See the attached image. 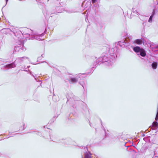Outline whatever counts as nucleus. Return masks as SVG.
Segmentation results:
<instances>
[{
	"instance_id": "7",
	"label": "nucleus",
	"mask_w": 158,
	"mask_h": 158,
	"mask_svg": "<svg viewBox=\"0 0 158 158\" xmlns=\"http://www.w3.org/2000/svg\"><path fill=\"white\" fill-rule=\"evenodd\" d=\"M152 127H158V123L157 122H154L152 123Z\"/></svg>"
},
{
	"instance_id": "10",
	"label": "nucleus",
	"mask_w": 158,
	"mask_h": 158,
	"mask_svg": "<svg viewBox=\"0 0 158 158\" xmlns=\"http://www.w3.org/2000/svg\"><path fill=\"white\" fill-rule=\"evenodd\" d=\"M85 158H91V155L88 154H86Z\"/></svg>"
},
{
	"instance_id": "8",
	"label": "nucleus",
	"mask_w": 158,
	"mask_h": 158,
	"mask_svg": "<svg viewBox=\"0 0 158 158\" xmlns=\"http://www.w3.org/2000/svg\"><path fill=\"white\" fill-rule=\"evenodd\" d=\"M157 64L156 63H153L152 64V66L153 69H156V68Z\"/></svg>"
},
{
	"instance_id": "11",
	"label": "nucleus",
	"mask_w": 158,
	"mask_h": 158,
	"mask_svg": "<svg viewBox=\"0 0 158 158\" xmlns=\"http://www.w3.org/2000/svg\"><path fill=\"white\" fill-rule=\"evenodd\" d=\"M96 0H92V3H95V2L96 1Z\"/></svg>"
},
{
	"instance_id": "1",
	"label": "nucleus",
	"mask_w": 158,
	"mask_h": 158,
	"mask_svg": "<svg viewBox=\"0 0 158 158\" xmlns=\"http://www.w3.org/2000/svg\"><path fill=\"white\" fill-rule=\"evenodd\" d=\"M3 30V32L5 34H7L9 33H10L11 32H13V33L15 35V36L16 37H17V39L19 41V37H20V35L19 34V32L20 30L19 28L16 27H13L11 29H10L9 28H7L5 29H2Z\"/></svg>"
},
{
	"instance_id": "3",
	"label": "nucleus",
	"mask_w": 158,
	"mask_h": 158,
	"mask_svg": "<svg viewBox=\"0 0 158 158\" xmlns=\"http://www.w3.org/2000/svg\"><path fill=\"white\" fill-rule=\"evenodd\" d=\"M15 62L11 64L5 65L4 66V68L6 70L8 69H10L16 67V64H15Z\"/></svg>"
},
{
	"instance_id": "6",
	"label": "nucleus",
	"mask_w": 158,
	"mask_h": 158,
	"mask_svg": "<svg viewBox=\"0 0 158 158\" xmlns=\"http://www.w3.org/2000/svg\"><path fill=\"white\" fill-rule=\"evenodd\" d=\"M70 81L72 83H76L77 82L78 80L77 78H71Z\"/></svg>"
},
{
	"instance_id": "13",
	"label": "nucleus",
	"mask_w": 158,
	"mask_h": 158,
	"mask_svg": "<svg viewBox=\"0 0 158 158\" xmlns=\"http://www.w3.org/2000/svg\"><path fill=\"white\" fill-rule=\"evenodd\" d=\"M156 48H158V45L156 46Z\"/></svg>"
},
{
	"instance_id": "9",
	"label": "nucleus",
	"mask_w": 158,
	"mask_h": 158,
	"mask_svg": "<svg viewBox=\"0 0 158 158\" xmlns=\"http://www.w3.org/2000/svg\"><path fill=\"white\" fill-rule=\"evenodd\" d=\"M155 14V12H154L153 14H152V15H151L150 18H149V20H148V22H152V18L153 16Z\"/></svg>"
},
{
	"instance_id": "2",
	"label": "nucleus",
	"mask_w": 158,
	"mask_h": 158,
	"mask_svg": "<svg viewBox=\"0 0 158 158\" xmlns=\"http://www.w3.org/2000/svg\"><path fill=\"white\" fill-rule=\"evenodd\" d=\"M134 51L136 53L139 52L140 53V55L143 57H144L146 56V53L144 50L142 48H141L139 46H136L134 47L133 48Z\"/></svg>"
},
{
	"instance_id": "4",
	"label": "nucleus",
	"mask_w": 158,
	"mask_h": 158,
	"mask_svg": "<svg viewBox=\"0 0 158 158\" xmlns=\"http://www.w3.org/2000/svg\"><path fill=\"white\" fill-rule=\"evenodd\" d=\"M20 50V47L19 46L15 47L14 49V53H17L19 52Z\"/></svg>"
},
{
	"instance_id": "12",
	"label": "nucleus",
	"mask_w": 158,
	"mask_h": 158,
	"mask_svg": "<svg viewBox=\"0 0 158 158\" xmlns=\"http://www.w3.org/2000/svg\"><path fill=\"white\" fill-rule=\"evenodd\" d=\"M8 0H6V3H7V1H8Z\"/></svg>"
},
{
	"instance_id": "5",
	"label": "nucleus",
	"mask_w": 158,
	"mask_h": 158,
	"mask_svg": "<svg viewBox=\"0 0 158 158\" xmlns=\"http://www.w3.org/2000/svg\"><path fill=\"white\" fill-rule=\"evenodd\" d=\"M142 40H141L140 39H136L135 40V43L136 44H142Z\"/></svg>"
}]
</instances>
